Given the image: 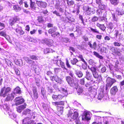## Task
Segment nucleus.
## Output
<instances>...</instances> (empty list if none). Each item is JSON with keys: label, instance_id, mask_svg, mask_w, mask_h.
<instances>
[{"label": "nucleus", "instance_id": "cd10ccee", "mask_svg": "<svg viewBox=\"0 0 124 124\" xmlns=\"http://www.w3.org/2000/svg\"><path fill=\"white\" fill-rule=\"evenodd\" d=\"M57 28L56 27H54L49 29L48 31V33L49 34H52L56 32Z\"/></svg>", "mask_w": 124, "mask_h": 124}, {"label": "nucleus", "instance_id": "338daca9", "mask_svg": "<svg viewBox=\"0 0 124 124\" xmlns=\"http://www.w3.org/2000/svg\"><path fill=\"white\" fill-rule=\"evenodd\" d=\"M47 27L48 28L52 27H53V25L52 23H47Z\"/></svg>", "mask_w": 124, "mask_h": 124}, {"label": "nucleus", "instance_id": "052dcab7", "mask_svg": "<svg viewBox=\"0 0 124 124\" xmlns=\"http://www.w3.org/2000/svg\"><path fill=\"white\" fill-rule=\"evenodd\" d=\"M102 38V36L101 35H97L96 36V38L97 39L100 40Z\"/></svg>", "mask_w": 124, "mask_h": 124}, {"label": "nucleus", "instance_id": "9d476101", "mask_svg": "<svg viewBox=\"0 0 124 124\" xmlns=\"http://www.w3.org/2000/svg\"><path fill=\"white\" fill-rule=\"evenodd\" d=\"M36 3L38 6L41 8H45L47 6V3L45 1L37 0Z\"/></svg>", "mask_w": 124, "mask_h": 124}, {"label": "nucleus", "instance_id": "2f4dec72", "mask_svg": "<svg viewBox=\"0 0 124 124\" xmlns=\"http://www.w3.org/2000/svg\"><path fill=\"white\" fill-rule=\"evenodd\" d=\"M107 28L111 30H112L114 28V25L112 23H109L107 25Z\"/></svg>", "mask_w": 124, "mask_h": 124}, {"label": "nucleus", "instance_id": "b1692460", "mask_svg": "<svg viewBox=\"0 0 124 124\" xmlns=\"http://www.w3.org/2000/svg\"><path fill=\"white\" fill-rule=\"evenodd\" d=\"M14 93V95L16 94H20L21 93V90L20 88L18 86L16 87L14 90V92H12Z\"/></svg>", "mask_w": 124, "mask_h": 124}, {"label": "nucleus", "instance_id": "4c0bfd02", "mask_svg": "<svg viewBox=\"0 0 124 124\" xmlns=\"http://www.w3.org/2000/svg\"><path fill=\"white\" fill-rule=\"evenodd\" d=\"M119 31L118 30L116 29L115 30L114 35L116 38H117L118 35H121V33H119Z\"/></svg>", "mask_w": 124, "mask_h": 124}, {"label": "nucleus", "instance_id": "bf43d9fd", "mask_svg": "<svg viewBox=\"0 0 124 124\" xmlns=\"http://www.w3.org/2000/svg\"><path fill=\"white\" fill-rule=\"evenodd\" d=\"M61 69L59 68H55L54 69V71L55 72V73L56 74L58 72H59L60 70Z\"/></svg>", "mask_w": 124, "mask_h": 124}, {"label": "nucleus", "instance_id": "f8f14e48", "mask_svg": "<svg viewBox=\"0 0 124 124\" xmlns=\"http://www.w3.org/2000/svg\"><path fill=\"white\" fill-rule=\"evenodd\" d=\"M82 120L85 119L87 120H90L91 117L90 116L89 112L85 111L82 116Z\"/></svg>", "mask_w": 124, "mask_h": 124}, {"label": "nucleus", "instance_id": "c9c22d12", "mask_svg": "<svg viewBox=\"0 0 124 124\" xmlns=\"http://www.w3.org/2000/svg\"><path fill=\"white\" fill-rule=\"evenodd\" d=\"M78 61H79L75 58H73L71 60V63L73 65H76Z\"/></svg>", "mask_w": 124, "mask_h": 124}, {"label": "nucleus", "instance_id": "473e14b6", "mask_svg": "<svg viewBox=\"0 0 124 124\" xmlns=\"http://www.w3.org/2000/svg\"><path fill=\"white\" fill-rule=\"evenodd\" d=\"M13 8L15 11L17 12H18L21 10V8L17 5L13 6Z\"/></svg>", "mask_w": 124, "mask_h": 124}, {"label": "nucleus", "instance_id": "de8ad7c7", "mask_svg": "<svg viewBox=\"0 0 124 124\" xmlns=\"http://www.w3.org/2000/svg\"><path fill=\"white\" fill-rule=\"evenodd\" d=\"M116 48L114 47H111L110 48V50L112 52L114 53L115 54L117 51L116 49Z\"/></svg>", "mask_w": 124, "mask_h": 124}, {"label": "nucleus", "instance_id": "f704fd0d", "mask_svg": "<svg viewBox=\"0 0 124 124\" xmlns=\"http://www.w3.org/2000/svg\"><path fill=\"white\" fill-rule=\"evenodd\" d=\"M67 18H68L69 21L71 22H74L75 21V19L71 15H70L68 16Z\"/></svg>", "mask_w": 124, "mask_h": 124}, {"label": "nucleus", "instance_id": "aec40b11", "mask_svg": "<svg viewBox=\"0 0 124 124\" xmlns=\"http://www.w3.org/2000/svg\"><path fill=\"white\" fill-rule=\"evenodd\" d=\"M30 7L32 10H36L37 8V6L35 2L32 1V0H30Z\"/></svg>", "mask_w": 124, "mask_h": 124}, {"label": "nucleus", "instance_id": "4be33fe9", "mask_svg": "<svg viewBox=\"0 0 124 124\" xmlns=\"http://www.w3.org/2000/svg\"><path fill=\"white\" fill-rule=\"evenodd\" d=\"M18 28L20 27V28H17L16 29L15 31L18 34L21 35L24 34L25 32L22 29V28L21 27L18 26Z\"/></svg>", "mask_w": 124, "mask_h": 124}, {"label": "nucleus", "instance_id": "20e7f679", "mask_svg": "<svg viewBox=\"0 0 124 124\" xmlns=\"http://www.w3.org/2000/svg\"><path fill=\"white\" fill-rule=\"evenodd\" d=\"M116 82V81L115 79L108 77L106 80V90H107L110 88L114 83Z\"/></svg>", "mask_w": 124, "mask_h": 124}, {"label": "nucleus", "instance_id": "0e129e2a", "mask_svg": "<svg viewBox=\"0 0 124 124\" xmlns=\"http://www.w3.org/2000/svg\"><path fill=\"white\" fill-rule=\"evenodd\" d=\"M15 71L17 75H20V71L18 69L15 70Z\"/></svg>", "mask_w": 124, "mask_h": 124}, {"label": "nucleus", "instance_id": "13d9d810", "mask_svg": "<svg viewBox=\"0 0 124 124\" xmlns=\"http://www.w3.org/2000/svg\"><path fill=\"white\" fill-rule=\"evenodd\" d=\"M5 27L4 24L0 22V30L2 29Z\"/></svg>", "mask_w": 124, "mask_h": 124}, {"label": "nucleus", "instance_id": "7c9ffc66", "mask_svg": "<svg viewBox=\"0 0 124 124\" xmlns=\"http://www.w3.org/2000/svg\"><path fill=\"white\" fill-rule=\"evenodd\" d=\"M104 96V94L102 91L101 92L99 93L98 95L97 98L98 100H101L102 99Z\"/></svg>", "mask_w": 124, "mask_h": 124}, {"label": "nucleus", "instance_id": "a19ab883", "mask_svg": "<svg viewBox=\"0 0 124 124\" xmlns=\"http://www.w3.org/2000/svg\"><path fill=\"white\" fill-rule=\"evenodd\" d=\"M102 3L99 5V8L101 10H104L105 9V6L104 5L102 4Z\"/></svg>", "mask_w": 124, "mask_h": 124}, {"label": "nucleus", "instance_id": "c756f323", "mask_svg": "<svg viewBox=\"0 0 124 124\" xmlns=\"http://www.w3.org/2000/svg\"><path fill=\"white\" fill-rule=\"evenodd\" d=\"M93 53L94 55L96 56L97 57L101 59H103V57L102 56L100 55L97 52L94 51Z\"/></svg>", "mask_w": 124, "mask_h": 124}, {"label": "nucleus", "instance_id": "c85d7f7f", "mask_svg": "<svg viewBox=\"0 0 124 124\" xmlns=\"http://www.w3.org/2000/svg\"><path fill=\"white\" fill-rule=\"evenodd\" d=\"M76 56L78 58L80 59V61H82V62H83L85 64L87 63L86 62L84 58L83 57L82 55L79 54L78 56L77 55Z\"/></svg>", "mask_w": 124, "mask_h": 124}, {"label": "nucleus", "instance_id": "a878e982", "mask_svg": "<svg viewBox=\"0 0 124 124\" xmlns=\"http://www.w3.org/2000/svg\"><path fill=\"white\" fill-rule=\"evenodd\" d=\"M55 51L53 49L49 48H47L44 49V53L46 54L48 53H52L54 52Z\"/></svg>", "mask_w": 124, "mask_h": 124}, {"label": "nucleus", "instance_id": "4d7b16f0", "mask_svg": "<svg viewBox=\"0 0 124 124\" xmlns=\"http://www.w3.org/2000/svg\"><path fill=\"white\" fill-rule=\"evenodd\" d=\"M53 13L56 15L57 16L60 17L61 15H60V13L57 11L56 10L53 12Z\"/></svg>", "mask_w": 124, "mask_h": 124}, {"label": "nucleus", "instance_id": "f257e3e1", "mask_svg": "<svg viewBox=\"0 0 124 124\" xmlns=\"http://www.w3.org/2000/svg\"><path fill=\"white\" fill-rule=\"evenodd\" d=\"M12 89L9 87H6L4 86L1 89L0 92V96L5 97L8 94L10 93Z\"/></svg>", "mask_w": 124, "mask_h": 124}, {"label": "nucleus", "instance_id": "e2e57ef3", "mask_svg": "<svg viewBox=\"0 0 124 124\" xmlns=\"http://www.w3.org/2000/svg\"><path fill=\"white\" fill-rule=\"evenodd\" d=\"M106 70V68L105 67H102L101 69V71L102 73H103L105 72Z\"/></svg>", "mask_w": 124, "mask_h": 124}, {"label": "nucleus", "instance_id": "c03bdc74", "mask_svg": "<svg viewBox=\"0 0 124 124\" xmlns=\"http://www.w3.org/2000/svg\"><path fill=\"white\" fill-rule=\"evenodd\" d=\"M98 20V17L96 16H94L93 17L91 21L93 22H95L97 21Z\"/></svg>", "mask_w": 124, "mask_h": 124}, {"label": "nucleus", "instance_id": "f3484780", "mask_svg": "<svg viewBox=\"0 0 124 124\" xmlns=\"http://www.w3.org/2000/svg\"><path fill=\"white\" fill-rule=\"evenodd\" d=\"M27 104L24 103L23 105H21L16 108L17 111L19 113H21L22 110L26 108Z\"/></svg>", "mask_w": 124, "mask_h": 124}, {"label": "nucleus", "instance_id": "79ce46f5", "mask_svg": "<svg viewBox=\"0 0 124 124\" xmlns=\"http://www.w3.org/2000/svg\"><path fill=\"white\" fill-rule=\"evenodd\" d=\"M89 28L94 33H97L98 34H99L100 32L98 30H97V29H93L91 27H90Z\"/></svg>", "mask_w": 124, "mask_h": 124}, {"label": "nucleus", "instance_id": "58836bf2", "mask_svg": "<svg viewBox=\"0 0 124 124\" xmlns=\"http://www.w3.org/2000/svg\"><path fill=\"white\" fill-rule=\"evenodd\" d=\"M77 91L78 95H80L83 92V89L81 87H79L77 89Z\"/></svg>", "mask_w": 124, "mask_h": 124}, {"label": "nucleus", "instance_id": "9b49d317", "mask_svg": "<svg viewBox=\"0 0 124 124\" xmlns=\"http://www.w3.org/2000/svg\"><path fill=\"white\" fill-rule=\"evenodd\" d=\"M6 97L5 99V101H12L14 98L15 95L14 93L12 92L10 93H8L7 95L6 96Z\"/></svg>", "mask_w": 124, "mask_h": 124}, {"label": "nucleus", "instance_id": "0eeeda50", "mask_svg": "<svg viewBox=\"0 0 124 124\" xmlns=\"http://www.w3.org/2000/svg\"><path fill=\"white\" fill-rule=\"evenodd\" d=\"M89 69L91 71L93 75L94 78H101V75H99L96 71V68L92 66L90 68L88 67Z\"/></svg>", "mask_w": 124, "mask_h": 124}, {"label": "nucleus", "instance_id": "864d4df0", "mask_svg": "<svg viewBox=\"0 0 124 124\" xmlns=\"http://www.w3.org/2000/svg\"><path fill=\"white\" fill-rule=\"evenodd\" d=\"M66 65L68 68H71V66L70 65L68 60L67 59H66Z\"/></svg>", "mask_w": 124, "mask_h": 124}, {"label": "nucleus", "instance_id": "6e6552de", "mask_svg": "<svg viewBox=\"0 0 124 124\" xmlns=\"http://www.w3.org/2000/svg\"><path fill=\"white\" fill-rule=\"evenodd\" d=\"M25 100L22 96L16 97L14 100L15 105L18 106L23 104Z\"/></svg>", "mask_w": 124, "mask_h": 124}, {"label": "nucleus", "instance_id": "e433bc0d", "mask_svg": "<svg viewBox=\"0 0 124 124\" xmlns=\"http://www.w3.org/2000/svg\"><path fill=\"white\" fill-rule=\"evenodd\" d=\"M67 4L69 6H71L73 5L74 4V1L73 0L70 1L69 0H66Z\"/></svg>", "mask_w": 124, "mask_h": 124}, {"label": "nucleus", "instance_id": "69168bd1", "mask_svg": "<svg viewBox=\"0 0 124 124\" xmlns=\"http://www.w3.org/2000/svg\"><path fill=\"white\" fill-rule=\"evenodd\" d=\"M102 2L101 0H96V3L97 4L99 5L102 3Z\"/></svg>", "mask_w": 124, "mask_h": 124}, {"label": "nucleus", "instance_id": "4468645a", "mask_svg": "<svg viewBox=\"0 0 124 124\" xmlns=\"http://www.w3.org/2000/svg\"><path fill=\"white\" fill-rule=\"evenodd\" d=\"M32 89L33 95L32 98L34 99H37L38 97L37 88L36 87H33Z\"/></svg>", "mask_w": 124, "mask_h": 124}, {"label": "nucleus", "instance_id": "8fccbe9b", "mask_svg": "<svg viewBox=\"0 0 124 124\" xmlns=\"http://www.w3.org/2000/svg\"><path fill=\"white\" fill-rule=\"evenodd\" d=\"M77 8L76 9V11L74 10V11H73L72 12L73 13H75V12L76 11H77V13L78 14L79 13V9H80V6H79L77 5Z\"/></svg>", "mask_w": 124, "mask_h": 124}, {"label": "nucleus", "instance_id": "f03ea898", "mask_svg": "<svg viewBox=\"0 0 124 124\" xmlns=\"http://www.w3.org/2000/svg\"><path fill=\"white\" fill-rule=\"evenodd\" d=\"M39 57L34 55H32L30 56V58L28 57H25L24 58V59L26 62L29 64H33L35 63V62L33 60H38Z\"/></svg>", "mask_w": 124, "mask_h": 124}, {"label": "nucleus", "instance_id": "09e8293b", "mask_svg": "<svg viewBox=\"0 0 124 124\" xmlns=\"http://www.w3.org/2000/svg\"><path fill=\"white\" fill-rule=\"evenodd\" d=\"M114 45L115 46H120L121 45L120 42H115L113 43Z\"/></svg>", "mask_w": 124, "mask_h": 124}, {"label": "nucleus", "instance_id": "39448f33", "mask_svg": "<svg viewBox=\"0 0 124 124\" xmlns=\"http://www.w3.org/2000/svg\"><path fill=\"white\" fill-rule=\"evenodd\" d=\"M67 117L71 121L77 119L78 116V114L77 111L73 113L71 111H69L67 114Z\"/></svg>", "mask_w": 124, "mask_h": 124}, {"label": "nucleus", "instance_id": "412c9836", "mask_svg": "<svg viewBox=\"0 0 124 124\" xmlns=\"http://www.w3.org/2000/svg\"><path fill=\"white\" fill-rule=\"evenodd\" d=\"M118 91V89L116 86H114L110 89V93L113 95H115Z\"/></svg>", "mask_w": 124, "mask_h": 124}, {"label": "nucleus", "instance_id": "dca6fc26", "mask_svg": "<svg viewBox=\"0 0 124 124\" xmlns=\"http://www.w3.org/2000/svg\"><path fill=\"white\" fill-rule=\"evenodd\" d=\"M66 79L68 84L70 85H73L74 84V80L70 76L66 77Z\"/></svg>", "mask_w": 124, "mask_h": 124}, {"label": "nucleus", "instance_id": "2eb2a0df", "mask_svg": "<svg viewBox=\"0 0 124 124\" xmlns=\"http://www.w3.org/2000/svg\"><path fill=\"white\" fill-rule=\"evenodd\" d=\"M85 78L88 80H90L91 82H94L92 74L88 71H86Z\"/></svg>", "mask_w": 124, "mask_h": 124}, {"label": "nucleus", "instance_id": "3c124183", "mask_svg": "<svg viewBox=\"0 0 124 124\" xmlns=\"http://www.w3.org/2000/svg\"><path fill=\"white\" fill-rule=\"evenodd\" d=\"M60 64L62 68L65 70H67V69L65 67V64L63 62L61 61L60 63Z\"/></svg>", "mask_w": 124, "mask_h": 124}, {"label": "nucleus", "instance_id": "72a5a7b5", "mask_svg": "<svg viewBox=\"0 0 124 124\" xmlns=\"http://www.w3.org/2000/svg\"><path fill=\"white\" fill-rule=\"evenodd\" d=\"M60 35L59 33L57 32H55L51 34V36L53 38H57Z\"/></svg>", "mask_w": 124, "mask_h": 124}, {"label": "nucleus", "instance_id": "603ef678", "mask_svg": "<svg viewBox=\"0 0 124 124\" xmlns=\"http://www.w3.org/2000/svg\"><path fill=\"white\" fill-rule=\"evenodd\" d=\"M53 99L54 101L58 100V95L53 94L52 96Z\"/></svg>", "mask_w": 124, "mask_h": 124}, {"label": "nucleus", "instance_id": "ea45409f", "mask_svg": "<svg viewBox=\"0 0 124 124\" xmlns=\"http://www.w3.org/2000/svg\"><path fill=\"white\" fill-rule=\"evenodd\" d=\"M111 4L114 5H117L118 2V0H110Z\"/></svg>", "mask_w": 124, "mask_h": 124}, {"label": "nucleus", "instance_id": "7ed1b4c3", "mask_svg": "<svg viewBox=\"0 0 124 124\" xmlns=\"http://www.w3.org/2000/svg\"><path fill=\"white\" fill-rule=\"evenodd\" d=\"M47 75L50 76V80L52 81H55L56 82L58 83L61 84V78L56 75H54L53 76H51L53 74V73L51 71H48L47 72Z\"/></svg>", "mask_w": 124, "mask_h": 124}, {"label": "nucleus", "instance_id": "49530a36", "mask_svg": "<svg viewBox=\"0 0 124 124\" xmlns=\"http://www.w3.org/2000/svg\"><path fill=\"white\" fill-rule=\"evenodd\" d=\"M76 74L78 77L79 78L82 77L83 76L82 73L80 71L77 72Z\"/></svg>", "mask_w": 124, "mask_h": 124}, {"label": "nucleus", "instance_id": "774afa93", "mask_svg": "<svg viewBox=\"0 0 124 124\" xmlns=\"http://www.w3.org/2000/svg\"><path fill=\"white\" fill-rule=\"evenodd\" d=\"M106 48L104 47H102L100 49V51L102 53L104 52L106 50Z\"/></svg>", "mask_w": 124, "mask_h": 124}, {"label": "nucleus", "instance_id": "a18cd8bd", "mask_svg": "<svg viewBox=\"0 0 124 124\" xmlns=\"http://www.w3.org/2000/svg\"><path fill=\"white\" fill-rule=\"evenodd\" d=\"M0 35L5 37L7 36L6 33L4 31H1L0 32Z\"/></svg>", "mask_w": 124, "mask_h": 124}, {"label": "nucleus", "instance_id": "393cba45", "mask_svg": "<svg viewBox=\"0 0 124 124\" xmlns=\"http://www.w3.org/2000/svg\"><path fill=\"white\" fill-rule=\"evenodd\" d=\"M116 13L119 15H122L124 14V10L122 8H117L116 10Z\"/></svg>", "mask_w": 124, "mask_h": 124}, {"label": "nucleus", "instance_id": "a211bd4d", "mask_svg": "<svg viewBox=\"0 0 124 124\" xmlns=\"http://www.w3.org/2000/svg\"><path fill=\"white\" fill-rule=\"evenodd\" d=\"M45 43L48 46H52L54 45L53 41L52 39H47L45 40Z\"/></svg>", "mask_w": 124, "mask_h": 124}, {"label": "nucleus", "instance_id": "5701e85b", "mask_svg": "<svg viewBox=\"0 0 124 124\" xmlns=\"http://www.w3.org/2000/svg\"><path fill=\"white\" fill-rule=\"evenodd\" d=\"M96 25L98 27L101 31H104L105 30L106 27L104 24H101L98 23H97Z\"/></svg>", "mask_w": 124, "mask_h": 124}, {"label": "nucleus", "instance_id": "680f3d73", "mask_svg": "<svg viewBox=\"0 0 124 124\" xmlns=\"http://www.w3.org/2000/svg\"><path fill=\"white\" fill-rule=\"evenodd\" d=\"M119 63V61L118 60H117L116 62L115 65V68H117L118 67V65Z\"/></svg>", "mask_w": 124, "mask_h": 124}, {"label": "nucleus", "instance_id": "5fc2aeb1", "mask_svg": "<svg viewBox=\"0 0 124 124\" xmlns=\"http://www.w3.org/2000/svg\"><path fill=\"white\" fill-rule=\"evenodd\" d=\"M85 79L83 78L80 79V83L82 85H84L85 84Z\"/></svg>", "mask_w": 124, "mask_h": 124}, {"label": "nucleus", "instance_id": "37998d69", "mask_svg": "<svg viewBox=\"0 0 124 124\" xmlns=\"http://www.w3.org/2000/svg\"><path fill=\"white\" fill-rule=\"evenodd\" d=\"M5 62L7 64L8 66H12L13 65L12 63L8 59H7L5 60Z\"/></svg>", "mask_w": 124, "mask_h": 124}, {"label": "nucleus", "instance_id": "ddd939ff", "mask_svg": "<svg viewBox=\"0 0 124 124\" xmlns=\"http://www.w3.org/2000/svg\"><path fill=\"white\" fill-rule=\"evenodd\" d=\"M23 123L25 124H33L34 121L33 120H31V118L26 117L23 120Z\"/></svg>", "mask_w": 124, "mask_h": 124}, {"label": "nucleus", "instance_id": "1a4fd4ad", "mask_svg": "<svg viewBox=\"0 0 124 124\" xmlns=\"http://www.w3.org/2000/svg\"><path fill=\"white\" fill-rule=\"evenodd\" d=\"M19 19L17 16H16L10 19L8 21V23L9 25L12 26L14 25L17 22L19 21Z\"/></svg>", "mask_w": 124, "mask_h": 124}, {"label": "nucleus", "instance_id": "6ab92c4d", "mask_svg": "<svg viewBox=\"0 0 124 124\" xmlns=\"http://www.w3.org/2000/svg\"><path fill=\"white\" fill-rule=\"evenodd\" d=\"M88 44L91 48L93 49L94 50L96 49L97 46V43L96 42H94L93 43V44H91V41H89L88 42Z\"/></svg>", "mask_w": 124, "mask_h": 124}, {"label": "nucleus", "instance_id": "bb28decb", "mask_svg": "<svg viewBox=\"0 0 124 124\" xmlns=\"http://www.w3.org/2000/svg\"><path fill=\"white\" fill-rule=\"evenodd\" d=\"M37 20L39 23H43L45 22L44 17L42 16H39L37 17Z\"/></svg>", "mask_w": 124, "mask_h": 124}, {"label": "nucleus", "instance_id": "423d86ee", "mask_svg": "<svg viewBox=\"0 0 124 124\" xmlns=\"http://www.w3.org/2000/svg\"><path fill=\"white\" fill-rule=\"evenodd\" d=\"M59 91L62 93L61 94L58 95V100H61L63 98L66 97L68 95V93L66 90L64 88L61 87L60 89L58 88Z\"/></svg>", "mask_w": 124, "mask_h": 124}, {"label": "nucleus", "instance_id": "6e6d98bb", "mask_svg": "<svg viewBox=\"0 0 124 124\" xmlns=\"http://www.w3.org/2000/svg\"><path fill=\"white\" fill-rule=\"evenodd\" d=\"M31 111V110L27 108L24 111V113L25 115H26L27 114H29L30 113Z\"/></svg>", "mask_w": 124, "mask_h": 124}]
</instances>
